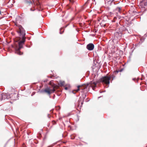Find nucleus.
Masks as SVG:
<instances>
[{"mask_svg": "<svg viewBox=\"0 0 147 147\" xmlns=\"http://www.w3.org/2000/svg\"><path fill=\"white\" fill-rule=\"evenodd\" d=\"M100 97H98V98H100Z\"/></svg>", "mask_w": 147, "mask_h": 147, "instance_id": "4be33fe9", "label": "nucleus"}, {"mask_svg": "<svg viewBox=\"0 0 147 147\" xmlns=\"http://www.w3.org/2000/svg\"><path fill=\"white\" fill-rule=\"evenodd\" d=\"M86 48L88 50L92 51L94 49V45L92 43H90L87 45Z\"/></svg>", "mask_w": 147, "mask_h": 147, "instance_id": "423d86ee", "label": "nucleus"}, {"mask_svg": "<svg viewBox=\"0 0 147 147\" xmlns=\"http://www.w3.org/2000/svg\"><path fill=\"white\" fill-rule=\"evenodd\" d=\"M0 14H1V11H0Z\"/></svg>", "mask_w": 147, "mask_h": 147, "instance_id": "412c9836", "label": "nucleus"}, {"mask_svg": "<svg viewBox=\"0 0 147 147\" xmlns=\"http://www.w3.org/2000/svg\"><path fill=\"white\" fill-rule=\"evenodd\" d=\"M51 90V93L52 92H54L55 91V90L54 88H53V89H50Z\"/></svg>", "mask_w": 147, "mask_h": 147, "instance_id": "f8f14e48", "label": "nucleus"}, {"mask_svg": "<svg viewBox=\"0 0 147 147\" xmlns=\"http://www.w3.org/2000/svg\"><path fill=\"white\" fill-rule=\"evenodd\" d=\"M86 88V87H85V86H83V85H79L78 86L77 89L76 90H75L74 91H76V92H78L79 90H81V92H84V90Z\"/></svg>", "mask_w": 147, "mask_h": 147, "instance_id": "7ed1b4c3", "label": "nucleus"}, {"mask_svg": "<svg viewBox=\"0 0 147 147\" xmlns=\"http://www.w3.org/2000/svg\"><path fill=\"white\" fill-rule=\"evenodd\" d=\"M147 5V0H143L141 1L139 4L140 6H141L142 8H145V7Z\"/></svg>", "mask_w": 147, "mask_h": 147, "instance_id": "20e7f679", "label": "nucleus"}, {"mask_svg": "<svg viewBox=\"0 0 147 147\" xmlns=\"http://www.w3.org/2000/svg\"><path fill=\"white\" fill-rule=\"evenodd\" d=\"M60 33L61 34H62V33H61V32H60Z\"/></svg>", "mask_w": 147, "mask_h": 147, "instance_id": "5701e85b", "label": "nucleus"}, {"mask_svg": "<svg viewBox=\"0 0 147 147\" xmlns=\"http://www.w3.org/2000/svg\"><path fill=\"white\" fill-rule=\"evenodd\" d=\"M51 90H50V89L49 88H47L45 89L44 91L43 92H46L48 94L50 95L51 94Z\"/></svg>", "mask_w": 147, "mask_h": 147, "instance_id": "0eeeda50", "label": "nucleus"}, {"mask_svg": "<svg viewBox=\"0 0 147 147\" xmlns=\"http://www.w3.org/2000/svg\"><path fill=\"white\" fill-rule=\"evenodd\" d=\"M118 9L119 11L121 10V8H118Z\"/></svg>", "mask_w": 147, "mask_h": 147, "instance_id": "dca6fc26", "label": "nucleus"}, {"mask_svg": "<svg viewBox=\"0 0 147 147\" xmlns=\"http://www.w3.org/2000/svg\"><path fill=\"white\" fill-rule=\"evenodd\" d=\"M34 9H32V8H30V10L31 11H34Z\"/></svg>", "mask_w": 147, "mask_h": 147, "instance_id": "2eb2a0df", "label": "nucleus"}, {"mask_svg": "<svg viewBox=\"0 0 147 147\" xmlns=\"http://www.w3.org/2000/svg\"><path fill=\"white\" fill-rule=\"evenodd\" d=\"M7 99H10L11 100H15L16 99H14L12 97L15 96H17V94H7Z\"/></svg>", "mask_w": 147, "mask_h": 147, "instance_id": "39448f33", "label": "nucleus"}, {"mask_svg": "<svg viewBox=\"0 0 147 147\" xmlns=\"http://www.w3.org/2000/svg\"><path fill=\"white\" fill-rule=\"evenodd\" d=\"M111 78V77H109L107 76H104L100 79V81L103 84H106L107 86L109 85L110 83V80ZM108 86L107 88L108 87Z\"/></svg>", "mask_w": 147, "mask_h": 147, "instance_id": "f03ea898", "label": "nucleus"}, {"mask_svg": "<svg viewBox=\"0 0 147 147\" xmlns=\"http://www.w3.org/2000/svg\"><path fill=\"white\" fill-rule=\"evenodd\" d=\"M65 84V82L64 81H60L59 82V85L60 86H63Z\"/></svg>", "mask_w": 147, "mask_h": 147, "instance_id": "9d476101", "label": "nucleus"}, {"mask_svg": "<svg viewBox=\"0 0 147 147\" xmlns=\"http://www.w3.org/2000/svg\"><path fill=\"white\" fill-rule=\"evenodd\" d=\"M94 86L95 87L96 86V83H95V82H94Z\"/></svg>", "mask_w": 147, "mask_h": 147, "instance_id": "4468645a", "label": "nucleus"}, {"mask_svg": "<svg viewBox=\"0 0 147 147\" xmlns=\"http://www.w3.org/2000/svg\"><path fill=\"white\" fill-rule=\"evenodd\" d=\"M135 79H135V78H133V80H135Z\"/></svg>", "mask_w": 147, "mask_h": 147, "instance_id": "6ab92c4d", "label": "nucleus"}, {"mask_svg": "<svg viewBox=\"0 0 147 147\" xmlns=\"http://www.w3.org/2000/svg\"><path fill=\"white\" fill-rule=\"evenodd\" d=\"M16 25L18 28L17 32L20 36V40L22 39V40L18 42L19 47L16 49L15 53L20 55L23 54V53H21L20 50L22 48V45L25 41L26 33L24 30L21 25L16 24Z\"/></svg>", "mask_w": 147, "mask_h": 147, "instance_id": "f257e3e1", "label": "nucleus"}, {"mask_svg": "<svg viewBox=\"0 0 147 147\" xmlns=\"http://www.w3.org/2000/svg\"><path fill=\"white\" fill-rule=\"evenodd\" d=\"M7 94L3 93L1 94V100H5V99H7Z\"/></svg>", "mask_w": 147, "mask_h": 147, "instance_id": "6e6552de", "label": "nucleus"}, {"mask_svg": "<svg viewBox=\"0 0 147 147\" xmlns=\"http://www.w3.org/2000/svg\"><path fill=\"white\" fill-rule=\"evenodd\" d=\"M65 89L66 90H67L68 89V88L67 87H66L65 88Z\"/></svg>", "mask_w": 147, "mask_h": 147, "instance_id": "f3484780", "label": "nucleus"}, {"mask_svg": "<svg viewBox=\"0 0 147 147\" xmlns=\"http://www.w3.org/2000/svg\"><path fill=\"white\" fill-rule=\"evenodd\" d=\"M69 0V1L70 2H71V3L72 2V1L71 0Z\"/></svg>", "mask_w": 147, "mask_h": 147, "instance_id": "a211bd4d", "label": "nucleus"}, {"mask_svg": "<svg viewBox=\"0 0 147 147\" xmlns=\"http://www.w3.org/2000/svg\"><path fill=\"white\" fill-rule=\"evenodd\" d=\"M133 13H134V14H135V13H136V12L134 11H133Z\"/></svg>", "mask_w": 147, "mask_h": 147, "instance_id": "ddd939ff", "label": "nucleus"}, {"mask_svg": "<svg viewBox=\"0 0 147 147\" xmlns=\"http://www.w3.org/2000/svg\"><path fill=\"white\" fill-rule=\"evenodd\" d=\"M48 147H52L51 146H48Z\"/></svg>", "mask_w": 147, "mask_h": 147, "instance_id": "aec40b11", "label": "nucleus"}, {"mask_svg": "<svg viewBox=\"0 0 147 147\" xmlns=\"http://www.w3.org/2000/svg\"><path fill=\"white\" fill-rule=\"evenodd\" d=\"M115 35L116 37L118 38H120L122 36V34L121 32L118 33V32H116Z\"/></svg>", "mask_w": 147, "mask_h": 147, "instance_id": "1a4fd4ad", "label": "nucleus"}, {"mask_svg": "<svg viewBox=\"0 0 147 147\" xmlns=\"http://www.w3.org/2000/svg\"><path fill=\"white\" fill-rule=\"evenodd\" d=\"M81 104H83L82 102Z\"/></svg>", "mask_w": 147, "mask_h": 147, "instance_id": "b1692460", "label": "nucleus"}, {"mask_svg": "<svg viewBox=\"0 0 147 147\" xmlns=\"http://www.w3.org/2000/svg\"><path fill=\"white\" fill-rule=\"evenodd\" d=\"M25 1L27 4H30L32 3V2L30 0H25Z\"/></svg>", "mask_w": 147, "mask_h": 147, "instance_id": "9b49d317", "label": "nucleus"}]
</instances>
